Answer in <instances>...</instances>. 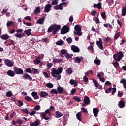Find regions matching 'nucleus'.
<instances>
[{"mask_svg": "<svg viewBox=\"0 0 126 126\" xmlns=\"http://www.w3.org/2000/svg\"><path fill=\"white\" fill-rule=\"evenodd\" d=\"M83 59V57L82 56L81 57H76L74 59L75 63H80L81 60Z\"/></svg>", "mask_w": 126, "mask_h": 126, "instance_id": "nucleus-15", "label": "nucleus"}, {"mask_svg": "<svg viewBox=\"0 0 126 126\" xmlns=\"http://www.w3.org/2000/svg\"><path fill=\"white\" fill-rule=\"evenodd\" d=\"M34 126H39V119H37L34 122Z\"/></svg>", "mask_w": 126, "mask_h": 126, "instance_id": "nucleus-53", "label": "nucleus"}, {"mask_svg": "<svg viewBox=\"0 0 126 126\" xmlns=\"http://www.w3.org/2000/svg\"><path fill=\"white\" fill-rule=\"evenodd\" d=\"M99 41H96V45L100 50H103L104 49V47H103V41L101 38H99Z\"/></svg>", "mask_w": 126, "mask_h": 126, "instance_id": "nucleus-8", "label": "nucleus"}, {"mask_svg": "<svg viewBox=\"0 0 126 126\" xmlns=\"http://www.w3.org/2000/svg\"><path fill=\"white\" fill-rule=\"evenodd\" d=\"M39 95L40 97L44 98V97H47V96H49V94L45 91H41L39 93Z\"/></svg>", "mask_w": 126, "mask_h": 126, "instance_id": "nucleus-13", "label": "nucleus"}, {"mask_svg": "<svg viewBox=\"0 0 126 126\" xmlns=\"http://www.w3.org/2000/svg\"><path fill=\"white\" fill-rule=\"evenodd\" d=\"M93 20L94 21H95V23H96V24H98L99 22V18H96V17H94L93 18Z\"/></svg>", "mask_w": 126, "mask_h": 126, "instance_id": "nucleus-45", "label": "nucleus"}, {"mask_svg": "<svg viewBox=\"0 0 126 126\" xmlns=\"http://www.w3.org/2000/svg\"><path fill=\"white\" fill-rule=\"evenodd\" d=\"M66 41L67 43L69 44H70L71 43H72V39H71V37H69L66 39Z\"/></svg>", "mask_w": 126, "mask_h": 126, "instance_id": "nucleus-50", "label": "nucleus"}, {"mask_svg": "<svg viewBox=\"0 0 126 126\" xmlns=\"http://www.w3.org/2000/svg\"><path fill=\"white\" fill-rule=\"evenodd\" d=\"M51 8L52 5L51 4H48L45 6L44 12L46 13L50 12V11L51 10Z\"/></svg>", "mask_w": 126, "mask_h": 126, "instance_id": "nucleus-9", "label": "nucleus"}, {"mask_svg": "<svg viewBox=\"0 0 126 126\" xmlns=\"http://www.w3.org/2000/svg\"><path fill=\"white\" fill-rule=\"evenodd\" d=\"M13 69L16 74H23V70L22 69L17 68V67H14Z\"/></svg>", "mask_w": 126, "mask_h": 126, "instance_id": "nucleus-7", "label": "nucleus"}, {"mask_svg": "<svg viewBox=\"0 0 126 126\" xmlns=\"http://www.w3.org/2000/svg\"><path fill=\"white\" fill-rule=\"evenodd\" d=\"M126 8L124 7V8H122V16H125V15H126Z\"/></svg>", "mask_w": 126, "mask_h": 126, "instance_id": "nucleus-38", "label": "nucleus"}, {"mask_svg": "<svg viewBox=\"0 0 126 126\" xmlns=\"http://www.w3.org/2000/svg\"><path fill=\"white\" fill-rule=\"evenodd\" d=\"M32 71L34 74H37L38 73V70L36 68H32Z\"/></svg>", "mask_w": 126, "mask_h": 126, "instance_id": "nucleus-57", "label": "nucleus"}, {"mask_svg": "<svg viewBox=\"0 0 126 126\" xmlns=\"http://www.w3.org/2000/svg\"><path fill=\"white\" fill-rule=\"evenodd\" d=\"M66 71L68 74H71L72 73V69L71 68H68L66 69Z\"/></svg>", "mask_w": 126, "mask_h": 126, "instance_id": "nucleus-39", "label": "nucleus"}, {"mask_svg": "<svg viewBox=\"0 0 126 126\" xmlns=\"http://www.w3.org/2000/svg\"><path fill=\"white\" fill-rule=\"evenodd\" d=\"M24 33L28 36H31V29H29L24 31Z\"/></svg>", "mask_w": 126, "mask_h": 126, "instance_id": "nucleus-24", "label": "nucleus"}, {"mask_svg": "<svg viewBox=\"0 0 126 126\" xmlns=\"http://www.w3.org/2000/svg\"><path fill=\"white\" fill-rule=\"evenodd\" d=\"M33 109L36 111H39L41 109V107L40 105H36Z\"/></svg>", "mask_w": 126, "mask_h": 126, "instance_id": "nucleus-52", "label": "nucleus"}, {"mask_svg": "<svg viewBox=\"0 0 126 126\" xmlns=\"http://www.w3.org/2000/svg\"><path fill=\"white\" fill-rule=\"evenodd\" d=\"M40 11H41V8L40 7H36L35 9L34 10V13L35 14H38V13H39V12H40Z\"/></svg>", "mask_w": 126, "mask_h": 126, "instance_id": "nucleus-28", "label": "nucleus"}, {"mask_svg": "<svg viewBox=\"0 0 126 126\" xmlns=\"http://www.w3.org/2000/svg\"><path fill=\"white\" fill-rule=\"evenodd\" d=\"M123 57H124V53L122 51H119L117 54H115L113 55V58L115 62L113 63V65L115 67L117 68L119 66V63L118 62H120L122 59H123Z\"/></svg>", "mask_w": 126, "mask_h": 126, "instance_id": "nucleus-2", "label": "nucleus"}, {"mask_svg": "<svg viewBox=\"0 0 126 126\" xmlns=\"http://www.w3.org/2000/svg\"><path fill=\"white\" fill-rule=\"evenodd\" d=\"M94 85H95V87L98 88V89H101L102 88V86L98 84L97 83H94Z\"/></svg>", "mask_w": 126, "mask_h": 126, "instance_id": "nucleus-51", "label": "nucleus"}, {"mask_svg": "<svg viewBox=\"0 0 126 126\" xmlns=\"http://www.w3.org/2000/svg\"><path fill=\"white\" fill-rule=\"evenodd\" d=\"M15 36L17 38H19V39H21V38H23V37H24V33L16 34H15Z\"/></svg>", "mask_w": 126, "mask_h": 126, "instance_id": "nucleus-31", "label": "nucleus"}, {"mask_svg": "<svg viewBox=\"0 0 126 126\" xmlns=\"http://www.w3.org/2000/svg\"><path fill=\"white\" fill-rule=\"evenodd\" d=\"M46 87H48V88H53L54 87V85L51 83H47L46 84Z\"/></svg>", "mask_w": 126, "mask_h": 126, "instance_id": "nucleus-35", "label": "nucleus"}, {"mask_svg": "<svg viewBox=\"0 0 126 126\" xmlns=\"http://www.w3.org/2000/svg\"><path fill=\"white\" fill-rule=\"evenodd\" d=\"M46 114H50V109H47L44 112H41L40 114V117H42L45 120H49L50 118L48 117H46Z\"/></svg>", "mask_w": 126, "mask_h": 126, "instance_id": "nucleus-6", "label": "nucleus"}, {"mask_svg": "<svg viewBox=\"0 0 126 126\" xmlns=\"http://www.w3.org/2000/svg\"><path fill=\"white\" fill-rule=\"evenodd\" d=\"M93 112L94 117H98V113H99V109L98 108H94L93 110Z\"/></svg>", "mask_w": 126, "mask_h": 126, "instance_id": "nucleus-18", "label": "nucleus"}, {"mask_svg": "<svg viewBox=\"0 0 126 126\" xmlns=\"http://www.w3.org/2000/svg\"><path fill=\"white\" fill-rule=\"evenodd\" d=\"M4 63L8 67H12L13 66V65L14 64V63L9 59H6L4 60Z\"/></svg>", "mask_w": 126, "mask_h": 126, "instance_id": "nucleus-5", "label": "nucleus"}, {"mask_svg": "<svg viewBox=\"0 0 126 126\" xmlns=\"http://www.w3.org/2000/svg\"><path fill=\"white\" fill-rule=\"evenodd\" d=\"M25 100H26V101H32V98H31V97H29V96H27L25 97Z\"/></svg>", "mask_w": 126, "mask_h": 126, "instance_id": "nucleus-46", "label": "nucleus"}, {"mask_svg": "<svg viewBox=\"0 0 126 126\" xmlns=\"http://www.w3.org/2000/svg\"><path fill=\"white\" fill-rule=\"evenodd\" d=\"M59 2V0H53L52 2V5H56Z\"/></svg>", "mask_w": 126, "mask_h": 126, "instance_id": "nucleus-47", "label": "nucleus"}, {"mask_svg": "<svg viewBox=\"0 0 126 126\" xmlns=\"http://www.w3.org/2000/svg\"><path fill=\"white\" fill-rule=\"evenodd\" d=\"M43 75L45 78H49V74L46 72H43Z\"/></svg>", "mask_w": 126, "mask_h": 126, "instance_id": "nucleus-55", "label": "nucleus"}, {"mask_svg": "<svg viewBox=\"0 0 126 126\" xmlns=\"http://www.w3.org/2000/svg\"><path fill=\"white\" fill-rule=\"evenodd\" d=\"M17 123H18V124H19V125H22V124L23 123V121H22V120H21L20 119H18L17 120Z\"/></svg>", "mask_w": 126, "mask_h": 126, "instance_id": "nucleus-62", "label": "nucleus"}, {"mask_svg": "<svg viewBox=\"0 0 126 126\" xmlns=\"http://www.w3.org/2000/svg\"><path fill=\"white\" fill-rule=\"evenodd\" d=\"M97 76L99 77L100 81H101V82H105V78L101 77V74L100 73H98Z\"/></svg>", "mask_w": 126, "mask_h": 126, "instance_id": "nucleus-27", "label": "nucleus"}, {"mask_svg": "<svg viewBox=\"0 0 126 126\" xmlns=\"http://www.w3.org/2000/svg\"><path fill=\"white\" fill-rule=\"evenodd\" d=\"M6 95L7 97H11V96H12V93L10 91H8L6 93Z\"/></svg>", "mask_w": 126, "mask_h": 126, "instance_id": "nucleus-44", "label": "nucleus"}, {"mask_svg": "<svg viewBox=\"0 0 126 126\" xmlns=\"http://www.w3.org/2000/svg\"><path fill=\"white\" fill-rule=\"evenodd\" d=\"M73 99L75 100V101H76L77 102H80V101H81L80 98H79V97L77 96H74L73 97Z\"/></svg>", "mask_w": 126, "mask_h": 126, "instance_id": "nucleus-49", "label": "nucleus"}, {"mask_svg": "<svg viewBox=\"0 0 126 126\" xmlns=\"http://www.w3.org/2000/svg\"><path fill=\"white\" fill-rule=\"evenodd\" d=\"M76 116L77 120H78V121H81V113L78 112L76 114Z\"/></svg>", "mask_w": 126, "mask_h": 126, "instance_id": "nucleus-30", "label": "nucleus"}, {"mask_svg": "<svg viewBox=\"0 0 126 126\" xmlns=\"http://www.w3.org/2000/svg\"><path fill=\"white\" fill-rule=\"evenodd\" d=\"M69 31L68 27H65L63 28V29H61V33L62 35H63V34H66Z\"/></svg>", "mask_w": 126, "mask_h": 126, "instance_id": "nucleus-11", "label": "nucleus"}, {"mask_svg": "<svg viewBox=\"0 0 126 126\" xmlns=\"http://www.w3.org/2000/svg\"><path fill=\"white\" fill-rule=\"evenodd\" d=\"M50 92L51 94H58V91L56 89H52Z\"/></svg>", "mask_w": 126, "mask_h": 126, "instance_id": "nucleus-37", "label": "nucleus"}, {"mask_svg": "<svg viewBox=\"0 0 126 126\" xmlns=\"http://www.w3.org/2000/svg\"><path fill=\"white\" fill-rule=\"evenodd\" d=\"M23 32V30L22 29H19L16 31L17 33H21Z\"/></svg>", "mask_w": 126, "mask_h": 126, "instance_id": "nucleus-64", "label": "nucleus"}, {"mask_svg": "<svg viewBox=\"0 0 126 126\" xmlns=\"http://www.w3.org/2000/svg\"><path fill=\"white\" fill-rule=\"evenodd\" d=\"M67 53V50L66 49H62L60 51V56L63 57V55H66V54Z\"/></svg>", "mask_w": 126, "mask_h": 126, "instance_id": "nucleus-23", "label": "nucleus"}, {"mask_svg": "<svg viewBox=\"0 0 126 126\" xmlns=\"http://www.w3.org/2000/svg\"><path fill=\"white\" fill-rule=\"evenodd\" d=\"M51 75L53 77L56 78L57 80H60L61 79V73L63 72V68L59 67L57 69L55 68H53L51 70Z\"/></svg>", "mask_w": 126, "mask_h": 126, "instance_id": "nucleus-1", "label": "nucleus"}, {"mask_svg": "<svg viewBox=\"0 0 126 126\" xmlns=\"http://www.w3.org/2000/svg\"><path fill=\"white\" fill-rule=\"evenodd\" d=\"M57 90H58L57 93L58 92V93H60V94L63 93V87L61 86H59L57 87Z\"/></svg>", "mask_w": 126, "mask_h": 126, "instance_id": "nucleus-29", "label": "nucleus"}, {"mask_svg": "<svg viewBox=\"0 0 126 126\" xmlns=\"http://www.w3.org/2000/svg\"><path fill=\"white\" fill-rule=\"evenodd\" d=\"M104 42H105V43H110V42H111V38H110V37L105 38Z\"/></svg>", "mask_w": 126, "mask_h": 126, "instance_id": "nucleus-43", "label": "nucleus"}, {"mask_svg": "<svg viewBox=\"0 0 126 126\" xmlns=\"http://www.w3.org/2000/svg\"><path fill=\"white\" fill-rule=\"evenodd\" d=\"M118 106L120 108H125V102L124 101V100H120L118 104Z\"/></svg>", "mask_w": 126, "mask_h": 126, "instance_id": "nucleus-16", "label": "nucleus"}, {"mask_svg": "<svg viewBox=\"0 0 126 126\" xmlns=\"http://www.w3.org/2000/svg\"><path fill=\"white\" fill-rule=\"evenodd\" d=\"M83 103L86 105H89L90 104V99L88 96H86L84 97Z\"/></svg>", "mask_w": 126, "mask_h": 126, "instance_id": "nucleus-12", "label": "nucleus"}, {"mask_svg": "<svg viewBox=\"0 0 126 126\" xmlns=\"http://www.w3.org/2000/svg\"><path fill=\"white\" fill-rule=\"evenodd\" d=\"M63 8L61 5V4H60L59 5H57L54 7V9H55V10H63Z\"/></svg>", "mask_w": 126, "mask_h": 126, "instance_id": "nucleus-26", "label": "nucleus"}, {"mask_svg": "<svg viewBox=\"0 0 126 126\" xmlns=\"http://www.w3.org/2000/svg\"><path fill=\"white\" fill-rule=\"evenodd\" d=\"M96 13H97V11H96V10H94L91 12V14L92 16H95V14H96Z\"/></svg>", "mask_w": 126, "mask_h": 126, "instance_id": "nucleus-60", "label": "nucleus"}, {"mask_svg": "<svg viewBox=\"0 0 126 126\" xmlns=\"http://www.w3.org/2000/svg\"><path fill=\"white\" fill-rule=\"evenodd\" d=\"M88 78H87V77H86V76H84L83 77V81L84 82H88Z\"/></svg>", "mask_w": 126, "mask_h": 126, "instance_id": "nucleus-56", "label": "nucleus"}, {"mask_svg": "<svg viewBox=\"0 0 126 126\" xmlns=\"http://www.w3.org/2000/svg\"><path fill=\"white\" fill-rule=\"evenodd\" d=\"M72 56H73V54H70L69 53H68L67 52L66 53V54L64 55L65 57L67 60H68V59H70V58H71V57H72Z\"/></svg>", "mask_w": 126, "mask_h": 126, "instance_id": "nucleus-33", "label": "nucleus"}, {"mask_svg": "<svg viewBox=\"0 0 126 126\" xmlns=\"http://www.w3.org/2000/svg\"><path fill=\"white\" fill-rule=\"evenodd\" d=\"M37 94H38V93L37 92L33 91L32 93V96L33 97L35 100H37V99H39V96H38Z\"/></svg>", "mask_w": 126, "mask_h": 126, "instance_id": "nucleus-14", "label": "nucleus"}, {"mask_svg": "<svg viewBox=\"0 0 126 126\" xmlns=\"http://www.w3.org/2000/svg\"><path fill=\"white\" fill-rule=\"evenodd\" d=\"M22 111L23 112V113H24V114H29V110L28 108L22 109Z\"/></svg>", "mask_w": 126, "mask_h": 126, "instance_id": "nucleus-42", "label": "nucleus"}, {"mask_svg": "<svg viewBox=\"0 0 126 126\" xmlns=\"http://www.w3.org/2000/svg\"><path fill=\"white\" fill-rule=\"evenodd\" d=\"M23 78H24V79H29V80H32V77L27 73L24 74Z\"/></svg>", "mask_w": 126, "mask_h": 126, "instance_id": "nucleus-19", "label": "nucleus"}, {"mask_svg": "<svg viewBox=\"0 0 126 126\" xmlns=\"http://www.w3.org/2000/svg\"><path fill=\"white\" fill-rule=\"evenodd\" d=\"M121 35V32H119L115 34V36L114 37V40H117L118 38Z\"/></svg>", "mask_w": 126, "mask_h": 126, "instance_id": "nucleus-40", "label": "nucleus"}, {"mask_svg": "<svg viewBox=\"0 0 126 126\" xmlns=\"http://www.w3.org/2000/svg\"><path fill=\"white\" fill-rule=\"evenodd\" d=\"M13 24V21H9L7 23V26H10V25H12Z\"/></svg>", "mask_w": 126, "mask_h": 126, "instance_id": "nucleus-61", "label": "nucleus"}, {"mask_svg": "<svg viewBox=\"0 0 126 126\" xmlns=\"http://www.w3.org/2000/svg\"><path fill=\"white\" fill-rule=\"evenodd\" d=\"M63 114L60 112L59 111L55 112V117L56 118H61V117H63Z\"/></svg>", "mask_w": 126, "mask_h": 126, "instance_id": "nucleus-22", "label": "nucleus"}, {"mask_svg": "<svg viewBox=\"0 0 126 126\" xmlns=\"http://www.w3.org/2000/svg\"><path fill=\"white\" fill-rule=\"evenodd\" d=\"M56 44L58 46H62V45L63 44V41L60 39L59 41L56 42Z\"/></svg>", "mask_w": 126, "mask_h": 126, "instance_id": "nucleus-36", "label": "nucleus"}, {"mask_svg": "<svg viewBox=\"0 0 126 126\" xmlns=\"http://www.w3.org/2000/svg\"><path fill=\"white\" fill-rule=\"evenodd\" d=\"M101 63V61L98 59H95L94 60V63L96 64L97 65H100V63Z\"/></svg>", "mask_w": 126, "mask_h": 126, "instance_id": "nucleus-41", "label": "nucleus"}, {"mask_svg": "<svg viewBox=\"0 0 126 126\" xmlns=\"http://www.w3.org/2000/svg\"><path fill=\"white\" fill-rule=\"evenodd\" d=\"M62 62H63V60H62V59L54 58L53 59V62L55 63H62Z\"/></svg>", "mask_w": 126, "mask_h": 126, "instance_id": "nucleus-20", "label": "nucleus"}, {"mask_svg": "<svg viewBox=\"0 0 126 126\" xmlns=\"http://www.w3.org/2000/svg\"><path fill=\"white\" fill-rule=\"evenodd\" d=\"M76 82V81L73 80V79H71L70 80V84L71 85H73V84H74V83H75Z\"/></svg>", "mask_w": 126, "mask_h": 126, "instance_id": "nucleus-58", "label": "nucleus"}, {"mask_svg": "<svg viewBox=\"0 0 126 126\" xmlns=\"http://www.w3.org/2000/svg\"><path fill=\"white\" fill-rule=\"evenodd\" d=\"M52 66H53V64H52V63H48L47 64V68H48L49 69H50V68H51L52 67Z\"/></svg>", "mask_w": 126, "mask_h": 126, "instance_id": "nucleus-54", "label": "nucleus"}, {"mask_svg": "<svg viewBox=\"0 0 126 126\" xmlns=\"http://www.w3.org/2000/svg\"><path fill=\"white\" fill-rule=\"evenodd\" d=\"M26 72H28V73H32V72L31 71V68H27L26 69Z\"/></svg>", "mask_w": 126, "mask_h": 126, "instance_id": "nucleus-59", "label": "nucleus"}, {"mask_svg": "<svg viewBox=\"0 0 126 126\" xmlns=\"http://www.w3.org/2000/svg\"><path fill=\"white\" fill-rule=\"evenodd\" d=\"M97 7L98 9H101L102 8V4L101 3H98V4H94V8H96Z\"/></svg>", "mask_w": 126, "mask_h": 126, "instance_id": "nucleus-25", "label": "nucleus"}, {"mask_svg": "<svg viewBox=\"0 0 126 126\" xmlns=\"http://www.w3.org/2000/svg\"><path fill=\"white\" fill-rule=\"evenodd\" d=\"M71 50L74 53H79L80 50L78 47L75 46V45H72L71 46Z\"/></svg>", "mask_w": 126, "mask_h": 126, "instance_id": "nucleus-10", "label": "nucleus"}, {"mask_svg": "<svg viewBox=\"0 0 126 126\" xmlns=\"http://www.w3.org/2000/svg\"><path fill=\"white\" fill-rule=\"evenodd\" d=\"M44 21H45V18H40L37 20L36 22L38 24H44Z\"/></svg>", "mask_w": 126, "mask_h": 126, "instance_id": "nucleus-21", "label": "nucleus"}, {"mask_svg": "<svg viewBox=\"0 0 126 126\" xmlns=\"http://www.w3.org/2000/svg\"><path fill=\"white\" fill-rule=\"evenodd\" d=\"M7 74L9 76H11V77H13L14 75H15V73L14 71H12L11 70H8L7 72Z\"/></svg>", "mask_w": 126, "mask_h": 126, "instance_id": "nucleus-17", "label": "nucleus"}, {"mask_svg": "<svg viewBox=\"0 0 126 126\" xmlns=\"http://www.w3.org/2000/svg\"><path fill=\"white\" fill-rule=\"evenodd\" d=\"M74 34L76 36H82V32H81V27L79 25H76L74 27Z\"/></svg>", "mask_w": 126, "mask_h": 126, "instance_id": "nucleus-4", "label": "nucleus"}, {"mask_svg": "<svg viewBox=\"0 0 126 126\" xmlns=\"http://www.w3.org/2000/svg\"><path fill=\"white\" fill-rule=\"evenodd\" d=\"M34 63V64H39V63H41V60H40L39 59V58H35V60H34L33 61Z\"/></svg>", "mask_w": 126, "mask_h": 126, "instance_id": "nucleus-34", "label": "nucleus"}, {"mask_svg": "<svg viewBox=\"0 0 126 126\" xmlns=\"http://www.w3.org/2000/svg\"><path fill=\"white\" fill-rule=\"evenodd\" d=\"M61 29V26L60 25H53L50 26L48 29V33H51L52 32V34L53 35H56L57 34V32L58 30Z\"/></svg>", "mask_w": 126, "mask_h": 126, "instance_id": "nucleus-3", "label": "nucleus"}, {"mask_svg": "<svg viewBox=\"0 0 126 126\" xmlns=\"http://www.w3.org/2000/svg\"><path fill=\"white\" fill-rule=\"evenodd\" d=\"M1 38L2 40H7L9 38V36L7 34H3L1 35Z\"/></svg>", "mask_w": 126, "mask_h": 126, "instance_id": "nucleus-32", "label": "nucleus"}, {"mask_svg": "<svg viewBox=\"0 0 126 126\" xmlns=\"http://www.w3.org/2000/svg\"><path fill=\"white\" fill-rule=\"evenodd\" d=\"M123 95H124V94H123V92H122V91H119L118 93L117 96L118 97H121L123 96Z\"/></svg>", "mask_w": 126, "mask_h": 126, "instance_id": "nucleus-48", "label": "nucleus"}, {"mask_svg": "<svg viewBox=\"0 0 126 126\" xmlns=\"http://www.w3.org/2000/svg\"><path fill=\"white\" fill-rule=\"evenodd\" d=\"M116 88H113L111 89L112 95H114V93L116 92Z\"/></svg>", "mask_w": 126, "mask_h": 126, "instance_id": "nucleus-63", "label": "nucleus"}]
</instances>
